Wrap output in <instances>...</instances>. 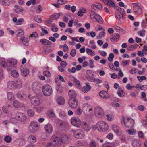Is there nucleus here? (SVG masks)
<instances>
[{
    "instance_id": "obj_1",
    "label": "nucleus",
    "mask_w": 147,
    "mask_h": 147,
    "mask_svg": "<svg viewBox=\"0 0 147 147\" xmlns=\"http://www.w3.org/2000/svg\"><path fill=\"white\" fill-rule=\"evenodd\" d=\"M51 139L52 141H53V142H55L57 145H59L61 144L62 143H65L67 141L68 138L65 135H63L61 138L55 135H54L52 136Z\"/></svg>"
},
{
    "instance_id": "obj_2",
    "label": "nucleus",
    "mask_w": 147,
    "mask_h": 147,
    "mask_svg": "<svg viewBox=\"0 0 147 147\" xmlns=\"http://www.w3.org/2000/svg\"><path fill=\"white\" fill-rule=\"evenodd\" d=\"M96 127L98 130L100 131H105L108 129V125L102 121L98 122L96 125Z\"/></svg>"
},
{
    "instance_id": "obj_3",
    "label": "nucleus",
    "mask_w": 147,
    "mask_h": 147,
    "mask_svg": "<svg viewBox=\"0 0 147 147\" xmlns=\"http://www.w3.org/2000/svg\"><path fill=\"white\" fill-rule=\"evenodd\" d=\"M42 90L44 95L46 96H50L53 92L52 87L47 84L45 85L42 86Z\"/></svg>"
},
{
    "instance_id": "obj_4",
    "label": "nucleus",
    "mask_w": 147,
    "mask_h": 147,
    "mask_svg": "<svg viewBox=\"0 0 147 147\" xmlns=\"http://www.w3.org/2000/svg\"><path fill=\"white\" fill-rule=\"evenodd\" d=\"M16 120L17 121H19L21 122H25L26 119V115L23 113H17L16 115L15 119L12 118L11 119L12 121V120Z\"/></svg>"
},
{
    "instance_id": "obj_5",
    "label": "nucleus",
    "mask_w": 147,
    "mask_h": 147,
    "mask_svg": "<svg viewBox=\"0 0 147 147\" xmlns=\"http://www.w3.org/2000/svg\"><path fill=\"white\" fill-rule=\"evenodd\" d=\"M38 123L36 122H32L28 127L29 131L31 132H35L38 129Z\"/></svg>"
},
{
    "instance_id": "obj_6",
    "label": "nucleus",
    "mask_w": 147,
    "mask_h": 147,
    "mask_svg": "<svg viewBox=\"0 0 147 147\" xmlns=\"http://www.w3.org/2000/svg\"><path fill=\"white\" fill-rule=\"evenodd\" d=\"M74 136L78 139H82L85 136L84 132L80 129H78L76 130L74 133Z\"/></svg>"
},
{
    "instance_id": "obj_7",
    "label": "nucleus",
    "mask_w": 147,
    "mask_h": 147,
    "mask_svg": "<svg viewBox=\"0 0 147 147\" xmlns=\"http://www.w3.org/2000/svg\"><path fill=\"white\" fill-rule=\"evenodd\" d=\"M127 121H124L123 119V123L125 126L128 128H131L133 127L134 124V121L131 118H127Z\"/></svg>"
},
{
    "instance_id": "obj_8",
    "label": "nucleus",
    "mask_w": 147,
    "mask_h": 147,
    "mask_svg": "<svg viewBox=\"0 0 147 147\" xmlns=\"http://www.w3.org/2000/svg\"><path fill=\"white\" fill-rule=\"evenodd\" d=\"M71 124L74 126L80 127L81 125V121L80 119L75 117H72L71 119Z\"/></svg>"
},
{
    "instance_id": "obj_9",
    "label": "nucleus",
    "mask_w": 147,
    "mask_h": 147,
    "mask_svg": "<svg viewBox=\"0 0 147 147\" xmlns=\"http://www.w3.org/2000/svg\"><path fill=\"white\" fill-rule=\"evenodd\" d=\"M94 114L95 116L98 117H101L103 115L102 109L99 107H96L94 109Z\"/></svg>"
},
{
    "instance_id": "obj_10",
    "label": "nucleus",
    "mask_w": 147,
    "mask_h": 147,
    "mask_svg": "<svg viewBox=\"0 0 147 147\" xmlns=\"http://www.w3.org/2000/svg\"><path fill=\"white\" fill-rule=\"evenodd\" d=\"M68 104L70 107L72 108H75L78 105V100L76 99H69Z\"/></svg>"
},
{
    "instance_id": "obj_11",
    "label": "nucleus",
    "mask_w": 147,
    "mask_h": 147,
    "mask_svg": "<svg viewBox=\"0 0 147 147\" xmlns=\"http://www.w3.org/2000/svg\"><path fill=\"white\" fill-rule=\"evenodd\" d=\"M82 109L83 112L85 114H87L88 112L92 110L91 106L87 103L84 104L83 105Z\"/></svg>"
},
{
    "instance_id": "obj_12",
    "label": "nucleus",
    "mask_w": 147,
    "mask_h": 147,
    "mask_svg": "<svg viewBox=\"0 0 147 147\" xmlns=\"http://www.w3.org/2000/svg\"><path fill=\"white\" fill-rule=\"evenodd\" d=\"M139 3H133L132 5H133V10L135 13H142V10L139 5Z\"/></svg>"
},
{
    "instance_id": "obj_13",
    "label": "nucleus",
    "mask_w": 147,
    "mask_h": 147,
    "mask_svg": "<svg viewBox=\"0 0 147 147\" xmlns=\"http://www.w3.org/2000/svg\"><path fill=\"white\" fill-rule=\"evenodd\" d=\"M31 103L34 105H38L40 104V99L36 96H34L31 99Z\"/></svg>"
},
{
    "instance_id": "obj_14",
    "label": "nucleus",
    "mask_w": 147,
    "mask_h": 147,
    "mask_svg": "<svg viewBox=\"0 0 147 147\" xmlns=\"http://www.w3.org/2000/svg\"><path fill=\"white\" fill-rule=\"evenodd\" d=\"M45 130L46 132L48 134H51L53 131L52 125L49 123L46 125L44 127Z\"/></svg>"
},
{
    "instance_id": "obj_15",
    "label": "nucleus",
    "mask_w": 147,
    "mask_h": 147,
    "mask_svg": "<svg viewBox=\"0 0 147 147\" xmlns=\"http://www.w3.org/2000/svg\"><path fill=\"white\" fill-rule=\"evenodd\" d=\"M99 94L101 97L105 99H107L110 98L107 93L105 91H100L99 92Z\"/></svg>"
},
{
    "instance_id": "obj_16",
    "label": "nucleus",
    "mask_w": 147,
    "mask_h": 147,
    "mask_svg": "<svg viewBox=\"0 0 147 147\" xmlns=\"http://www.w3.org/2000/svg\"><path fill=\"white\" fill-rule=\"evenodd\" d=\"M119 35L118 34H114L112 36H110V39L113 42H117L119 40Z\"/></svg>"
},
{
    "instance_id": "obj_17",
    "label": "nucleus",
    "mask_w": 147,
    "mask_h": 147,
    "mask_svg": "<svg viewBox=\"0 0 147 147\" xmlns=\"http://www.w3.org/2000/svg\"><path fill=\"white\" fill-rule=\"evenodd\" d=\"M20 69L21 71L22 75V76L25 77L28 76L29 74V71L28 69L24 68L22 67H21Z\"/></svg>"
},
{
    "instance_id": "obj_18",
    "label": "nucleus",
    "mask_w": 147,
    "mask_h": 147,
    "mask_svg": "<svg viewBox=\"0 0 147 147\" xmlns=\"http://www.w3.org/2000/svg\"><path fill=\"white\" fill-rule=\"evenodd\" d=\"M69 99H76V93L73 90H69L68 92Z\"/></svg>"
},
{
    "instance_id": "obj_19",
    "label": "nucleus",
    "mask_w": 147,
    "mask_h": 147,
    "mask_svg": "<svg viewBox=\"0 0 147 147\" xmlns=\"http://www.w3.org/2000/svg\"><path fill=\"white\" fill-rule=\"evenodd\" d=\"M57 102L59 105H63L65 102V100L62 96H59L57 99Z\"/></svg>"
},
{
    "instance_id": "obj_20",
    "label": "nucleus",
    "mask_w": 147,
    "mask_h": 147,
    "mask_svg": "<svg viewBox=\"0 0 147 147\" xmlns=\"http://www.w3.org/2000/svg\"><path fill=\"white\" fill-rule=\"evenodd\" d=\"M62 15V13H56L50 16V18L51 19H52L53 20H55L59 18V17Z\"/></svg>"
},
{
    "instance_id": "obj_21",
    "label": "nucleus",
    "mask_w": 147,
    "mask_h": 147,
    "mask_svg": "<svg viewBox=\"0 0 147 147\" xmlns=\"http://www.w3.org/2000/svg\"><path fill=\"white\" fill-rule=\"evenodd\" d=\"M72 80L75 84V86L77 88H81V84L79 81L75 77H73Z\"/></svg>"
},
{
    "instance_id": "obj_22",
    "label": "nucleus",
    "mask_w": 147,
    "mask_h": 147,
    "mask_svg": "<svg viewBox=\"0 0 147 147\" xmlns=\"http://www.w3.org/2000/svg\"><path fill=\"white\" fill-rule=\"evenodd\" d=\"M14 81L15 82V87L16 88H20L21 87L22 83L20 80L17 79L16 81Z\"/></svg>"
},
{
    "instance_id": "obj_23",
    "label": "nucleus",
    "mask_w": 147,
    "mask_h": 147,
    "mask_svg": "<svg viewBox=\"0 0 147 147\" xmlns=\"http://www.w3.org/2000/svg\"><path fill=\"white\" fill-rule=\"evenodd\" d=\"M89 84L88 83H86V87L84 86L82 88V91L86 93L91 89V87L89 85Z\"/></svg>"
},
{
    "instance_id": "obj_24",
    "label": "nucleus",
    "mask_w": 147,
    "mask_h": 147,
    "mask_svg": "<svg viewBox=\"0 0 147 147\" xmlns=\"http://www.w3.org/2000/svg\"><path fill=\"white\" fill-rule=\"evenodd\" d=\"M14 7L16 8L15 11L17 13L20 14L24 10L22 7L21 6H19L18 5H15Z\"/></svg>"
},
{
    "instance_id": "obj_25",
    "label": "nucleus",
    "mask_w": 147,
    "mask_h": 147,
    "mask_svg": "<svg viewBox=\"0 0 147 147\" xmlns=\"http://www.w3.org/2000/svg\"><path fill=\"white\" fill-rule=\"evenodd\" d=\"M91 7L93 9H94L96 8L98 9H101L102 8V5L100 3H96L92 4L91 6Z\"/></svg>"
},
{
    "instance_id": "obj_26",
    "label": "nucleus",
    "mask_w": 147,
    "mask_h": 147,
    "mask_svg": "<svg viewBox=\"0 0 147 147\" xmlns=\"http://www.w3.org/2000/svg\"><path fill=\"white\" fill-rule=\"evenodd\" d=\"M28 140L30 143H34L36 141V139L34 136L31 135L28 138Z\"/></svg>"
},
{
    "instance_id": "obj_27",
    "label": "nucleus",
    "mask_w": 147,
    "mask_h": 147,
    "mask_svg": "<svg viewBox=\"0 0 147 147\" xmlns=\"http://www.w3.org/2000/svg\"><path fill=\"white\" fill-rule=\"evenodd\" d=\"M40 42H41L42 44L45 45H51L52 44L51 42L50 41L47 40L45 39H41L40 40Z\"/></svg>"
},
{
    "instance_id": "obj_28",
    "label": "nucleus",
    "mask_w": 147,
    "mask_h": 147,
    "mask_svg": "<svg viewBox=\"0 0 147 147\" xmlns=\"http://www.w3.org/2000/svg\"><path fill=\"white\" fill-rule=\"evenodd\" d=\"M94 18L99 24H102L103 22V20L102 18L98 14H97Z\"/></svg>"
},
{
    "instance_id": "obj_29",
    "label": "nucleus",
    "mask_w": 147,
    "mask_h": 147,
    "mask_svg": "<svg viewBox=\"0 0 147 147\" xmlns=\"http://www.w3.org/2000/svg\"><path fill=\"white\" fill-rule=\"evenodd\" d=\"M86 9L84 8L79 9V11L77 13V15L78 16L81 17L84 14L86 13Z\"/></svg>"
},
{
    "instance_id": "obj_30",
    "label": "nucleus",
    "mask_w": 147,
    "mask_h": 147,
    "mask_svg": "<svg viewBox=\"0 0 147 147\" xmlns=\"http://www.w3.org/2000/svg\"><path fill=\"white\" fill-rule=\"evenodd\" d=\"M112 128L113 130L117 134H118L119 131V129L118 127L115 125H112Z\"/></svg>"
},
{
    "instance_id": "obj_31",
    "label": "nucleus",
    "mask_w": 147,
    "mask_h": 147,
    "mask_svg": "<svg viewBox=\"0 0 147 147\" xmlns=\"http://www.w3.org/2000/svg\"><path fill=\"white\" fill-rule=\"evenodd\" d=\"M10 107V105H7L3 106L2 108V110L3 112L7 115L9 113L8 111V108Z\"/></svg>"
},
{
    "instance_id": "obj_32",
    "label": "nucleus",
    "mask_w": 147,
    "mask_h": 147,
    "mask_svg": "<svg viewBox=\"0 0 147 147\" xmlns=\"http://www.w3.org/2000/svg\"><path fill=\"white\" fill-rule=\"evenodd\" d=\"M7 62L9 63L14 66V65L17 64V62L16 59H9L7 60Z\"/></svg>"
},
{
    "instance_id": "obj_33",
    "label": "nucleus",
    "mask_w": 147,
    "mask_h": 147,
    "mask_svg": "<svg viewBox=\"0 0 147 147\" xmlns=\"http://www.w3.org/2000/svg\"><path fill=\"white\" fill-rule=\"evenodd\" d=\"M132 145L134 147H139L141 145L139 142L136 139L133 141Z\"/></svg>"
},
{
    "instance_id": "obj_34",
    "label": "nucleus",
    "mask_w": 147,
    "mask_h": 147,
    "mask_svg": "<svg viewBox=\"0 0 147 147\" xmlns=\"http://www.w3.org/2000/svg\"><path fill=\"white\" fill-rule=\"evenodd\" d=\"M15 82L14 81H10L7 83V87L9 89H12L15 87Z\"/></svg>"
},
{
    "instance_id": "obj_35",
    "label": "nucleus",
    "mask_w": 147,
    "mask_h": 147,
    "mask_svg": "<svg viewBox=\"0 0 147 147\" xmlns=\"http://www.w3.org/2000/svg\"><path fill=\"white\" fill-rule=\"evenodd\" d=\"M38 83L37 82H35L33 83L32 85V89L33 90L36 91L39 88Z\"/></svg>"
},
{
    "instance_id": "obj_36",
    "label": "nucleus",
    "mask_w": 147,
    "mask_h": 147,
    "mask_svg": "<svg viewBox=\"0 0 147 147\" xmlns=\"http://www.w3.org/2000/svg\"><path fill=\"white\" fill-rule=\"evenodd\" d=\"M7 98L9 100H12L14 99V97L11 92H9L7 93Z\"/></svg>"
},
{
    "instance_id": "obj_37",
    "label": "nucleus",
    "mask_w": 147,
    "mask_h": 147,
    "mask_svg": "<svg viewBox=\"0 0 147 147\" xmlns=\"http://www.w3.org/2000/svg\"><path fill=\"white\" fill-rule=\"evenodd\" d=\"M11 75L14 77H18L19 76V74L18 71L16 70H13L11 73Z\"/></svg>"
},
{
    "instance_id": "obj_38",
    "label": "nucleus",
    "mask_w": 147,
    "mask_h": 147,
    "mask_svg": "<svg viewBox=\"0 0 147 147\" xmlns=\"http://www.w3.org/2000/svg\"><path fill=\"white\" fill-rule=\"evenodd\" d=\"M56 89L57 92L59 93H61L63 90V89L61 86L58 84L56 86Z\"/></svg>"
},
{
    "instance_id": "obj_39",
    "label": "nucleus",
    "mask_w": 147,
    "mask_h": 147,
    "mask_svg": "<svg viewBox=\"0 0 147 147\" xmlns=\"http://www.w3.org/2000/svg\"><path fill=\"white\" fill-rule=\"evenodd\" d=\"M86 50L87 53L88 55L92 56L95 55V52L90 49H89L88 48H87L86 49Z\"/></svg>"
},
{
    "instance_id": "obj_40",
    "label": "nucleus",
    "mask_w": 147,
    "mask_h": 147,
    "mask_svg": "<svg viewBox=\"0 0 147 147\" xmlns=\"http://www.w3.org/2000/svg\"><path fill=\"white\" fill-rule=\"evenodd\" d=\"M89 13L90 14V18L91 19L94 18L97 15L92 10H90L89 11Z\"/></svg>"
},
{
    "instance_id": "obj_41",
    "label": "nucleus",
    "mask_w": 147,
    "mask_h": 147,
    "mask_svg": "<svg viewBox=\"0 0 147 147\" xmlns=\"http://www.w3.org/2000/svg\"><path fill=\"white\" fill-rule=\"evenodd\" d=\"M106 5L110 7H113L115 6L114 3L111 0H109Z\"/></svg>"
},
{
    "instance_id": "obj_42",
    "label": "nucleus",
    "mask_w": 147,
    "mask_h": 147,
    "mask_svg": "<svg viewBox=\"0 0 147 147\" xmlns=\"http://www.w3.org/2000/svg\"><path fill=\"white\" fill-rule=\"evenodd\" d=\"M138 45L136 44H134L130 46L128 48V50L130 51L136 49L138 47Z\"/></svg>"
},
{
    "instance_id": "obj_43",
    "label": "nucleus",
    "mask_w": 147,
    "mask_h": 147,
    "mask_svg": "<svg viewBox=\"0 0 147 147\" xmlns=\"http://www.w3.org/2000/svg\"><path fill=\"white\" fill-rule=\"evenodd\" d=\"M53 141H52L51 140V142L47 144L45 147H54V146H55L57 144L55 143V142H54V143H53Z\"/></svg>"
},
{
    "instance_id": "obj_44",
    "label": "nucleus",
    "mask_w": 147,
    "mask_h": 147,
    "mask_svg": "<svg viewBox=\"0 0 147 147\" xmlns=\"http://www.w3.org/2000/svg\"><path fill=\"white\" fill-rule=\"evenodd\" d=\"M27 113L28 115L30 117L33 116L34 114V112L33 110L32 109H29L27 111Z\"/></svg>"
},
{
    "instance_id": "obj_45",
    "label": "nucleus",
    "mask_w": 147,
    "mask_h": 147,
    "mask_svg": "<svg viewBox=\"0 0 147 147\" xmlns=\"http://www.w3.org/2000/svg\"><path fill=\"white\" fill-rule=\"evenodd\" d=\"M82 129L86 132L89 131L91 127L88 125L82 127Z\"/></svg>"
},
{
    "instance_id": "obj_46",
    "label": "nucleus",
    "mask_w": 147,
    "mask_h": 147,
    "mask_svg": "<svg viewBox=\"0 0 147 147\" xmlns=\"http://www.w3.org/2000/svg\"><path fill=\"white\" fill-rule=\"evenodd\" d=\"M89 146L90 147H96V142L94 140H92L91 141Z\"/></svg>"
},
{
    "instance_id": "obj_47",
    "label": "nucleus",
    "mask_w": 147,
    "mask_h": 147,
    "mask_svg": "<svg viewBox=\"0 0 147 147\" xmlns=\"http://www.w3.org/2000/svg\"><path fill=\"white\" fill-rule=\"evenodd\" d=\"M12 138L9 136H6L4 138V140L7 143L10 142Z\"/></svg>"
},
{
    "instance_id": "obj_48",
    "label": "nucleus",
    "mask_w": 147,
    "mask_h": 147,
    "mask_svg": "<svg viewBox=\"0 0 147 147\" xmlns=\"http://www.w3.org/2000/svg\"><path fill=\"white\" fill-rule=\"evenodd\" d=\"M48 116L51 118H54L55 117V114L53 112L51 111L48 113Z\"/></svg>"
},
{
    "instance_id": "obj_49",
    "label": "nucleus",
    "mask_w": 147,
    "mask_h": 147,
    "mask_svg": "<svg viewBox=\"0 0 147 147\" xmlns=\"http://www.w3.org/2000/svg\"><path fill=\"white\" fill-rule=\"evenodd\" d=\"M137 78L140 82H142L143 80H146V77L144 76H137Z\"/></svg>"
},
{
    "instance_id": "obj_50",
    "label": "nucleus",
    "mask_w": 147,
    "mask_h": 147,
    "mask_svg": "<svg viewBox=\"0 0 147 147\" xmlns=\"http://www.w3.org/2000/svg\"><path fill=\"white\" fill-rule=\"evenodd\" d=\"M103 147H114V146L112 143H106L103 145Z\"/></svg>"
},
{
    "instance_id": "obj_51",
    "label": "nucleus",
    "mask_w": 147,
    "mask_h": 147,
    "mask_svg": "<svg viewBox=\"0 0 147 147\" xmlns=\"http://www.w3.org/2000/svg\"><path fill=\"white\" fill-rule=\"evenodd\" d=\"M102 32H100L99 34V35L98 36L99 39H100L102 37H104L105 35V33L104 32L105 31V30L104 29H103L102 30Z\"/></svg>"
},
{
    "instance_id": "obj_52",
    "label": "nucleus",
    "mask_w": 147,
    "mask_h": 147,
    "mask_svg": "<svg viewBox=\"0 0 147 147\" xmlns=\"http://www.w3.org/2000/svg\"><path fill=\"white\" fill-rule=\"evenodd\" d=\"M106 117L107 119L109 121H112L113 119V117L110 114L106 115Z\"/></svg>"
},
{
    "instance_id": "obj_53",
    "label": "nucleus",
    "mask_w": 147,
    "mask_h": 147,
    "mask_svg": "<svg viewBox=\"0 0 147 147\" xmlns=\"http://www.w3.org/2000/svg\"><path fill=\"white\" fill-rule=\"evenodd\" d=\"M114 57V55L113 53H111L109 54V57H108V60L111 62L113 60V58Z\"/></svg>"
},
{
    "instance_id": "obj_54",
    "label": "nucleus",
    "mask_w": 147,
    "mask_h": 147,
    "mask_svg": "<svg viewBox=\"0 0 147 147\" xmlns=\"http://www.w3.org/2000/svg\"><path fill=\"white\" fill-rule=\"evenodd\" d=\"M18 35H19V36H23L24 34V32L23 30L21 29H19L17 30Z\"/></svg>"
},
{
    "instance_id": "obj_55",
    "label": "nucleus",
    "mask_w": 147,
    "mask_h": 147,
    "mask_svg": "<svg viewBox=\"0 0 147 147\" xmlns=\"http://www.w3.org/2000/svg\"><path fill=\"white\" fill-rule=\"evenodd\" d=\"M13 105L16 108H18L20 106V104L17 100H15L13 102Z\"/></svg>"
},
{
    "instance_id": "obj_56",
    "label": "nucleus",
    "mask_w": 147,
    "mask_h": 147,
    "mask_svg": "<svg viewBox=\"0 0 147 147\" xmlns=\"http://www.w3.org/2000/svg\"><path fill=\"white\" fill-rule=\"evenodd\" d=\"M43 74L47 77H49L51 76V74L49 71H45L43 72Z\"/></svg>"
},
{
    "instance_id": "obj_57",
    "label": "nucleus",
    "mask_w": 147,
    "mask_h": 147,
    "mask_svg": "<svg viewBox=\"0 0 147 147\" xmlns=\"http://www.w3.org/2000/svg\"><path fill=\"white\" fill-rule=\"evenodd\" d=\"M82 112V110L80 108H78L75 111L76 114L78 115H81Z\"/></svg>"
},
{
    "instance_id": "obj_58",
    "label": "nucleus",
    "mask_w": 147,
    "mask_h": 147,
    "mask_svg": "<svg viewBox=\"0 0 147 147\" xmlns=\"http://www.w3.org/2000/svg\"><path fill=\"white\" fill-rule=\"evenodd\" d=\"M89 65L91 68H93L94 67V61L92 59H90L89 60Z\"/></svg>"
},
{
    "instance_id": "obj_59",
    "label": "nucleus",
    "mask_w": 147,
    "mask_h": 147,
    "mask_svg": "<svg viewBox=\"0 0 147 147\" xmlns=\"http://www.w3.org/2000/svg\"><path fill=\"white\" fill-rule=\"evenodd\" d=\"M145 30H142L140 31H138V34H140V35L142 36H145Z\"/></svg>"
},
{
    "instance_id": "obj_60",
    "label": "nucleus",
    "mask_w": 147,
    "mask_h": 147,
    "mask_svg": "<svg viewBox=\"0 0 147 147\" xmlns=\"http://www.w3.org/2000/svg\"><path fill=\"white\" fill-rule=\"evenodd\" d=\"M139 88L142 90L145 91L147 90V86L145 85H143L139 87Z\"/></svg>"
},
{
    "instance_id": "obj_61",
    "label": "nucleus",
    "mask_w": 147,
    "mask_h": 147,
    "mask_svg": "<svg viewBox=\"0 0 147 147\" xmlns=\"http://www.w3.org/2000/svg\"><path fill=\"white\" fill-rule=\"evenodd\" d=\"M87 78L88 81L92 82H94L95 81V79L92 77H91V76H87Z\"/></svg>"
},
{
    "instance_id": "obj_62",
    "label": "nucleus",
    "mask_w": 147,
    "mask_h": 147,
    "mask_svg": "<svg viewBox=\"0 0 147 147\" xmlns=\"http://www.w3.org/2000/svg\"><path fill=\"white\" fill-rule=\"evenodd\" d=\"M0 63L1 65L3 67L6 66L7 63L4 61H0Z\"/></svg>"
},
{
    "instance_id": "obj_63",
    "label": "nucleus",
    "mask_w": 147,
    "mask_h": 147,
    "mask_svg": "<svg viewBox=\"0 0 147 147\" xmlns=\"http://www.w3.org/2000/svg\"><path fill=\"white\" fill-rule=\"evenodd\" d=\"M118 11L123 16L125 14V12L123 9L120 8L118 9Z\"/></svg>"
},
{
    "instance_id": "obj_64",
    "label": "nucleus",
    "mask_w": 147,
    "mask_h": 147,
    "mask_svg": "<svg viewBox=\"0 0 147 147\" xmlns=\"http://www.w3.org/2000/svg\"><path fill=\"white\" fill-rule=\"evenodd\" d=\"M17 96L19 99L22 100H23L25 99L24 97L20 93H18L17 94Z\"/></svg>"
}]
</instances>
